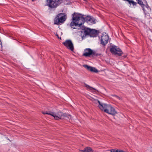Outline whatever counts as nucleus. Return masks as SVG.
Instances as JSON below:
<instances>
[{
	"mask_svg": "<svg viewBox=\"0 0 152 152\" xmlns=\"http://www.w3.org/2000/svg\"><path fill=\"white\" fill-rule=\"evenodd\" d=\"M71 0H46L47 5L52 9L56 8L61 3L65 5L69 4Z\"/></svg>",
	"mask_w": 152,
	"mask_h": 152,
	"instance_id": "f257e3e1",
	"label": "nucleus"
},
{
	"mask_svg": "<svg viewBox=\"0 0 152 152\" xmlns=\"http://www.w3.org/2000/svg\"><path fill=\"white\" fill-rule=\"evenodd\" d=\"M42 113L44 115L47 114L50 115L54 117L56 120H58L60 119H64L65 118H69V116L71 117V116L70 114H67L66 113H63L61 112H58L57 114H56L54 112L51 111H42Z\"/></svg>",
	"mask_w": 152,
	"mask_h": 152,
	"instance_id": "f03ea898",
	"label": "nucleus"
},
{
	"mask_svg": "<svg viewBox=\"0 0 152 152\" xmlns=\"http://www.w3.org/2000/svg\"><path fill=\"white\" fill-rule=\"evenodd\" d=\"M67 18L66 15L63 13H61L57 15L54 19V23L59 25L61 23H63Z\"/></svg>",
	"mask_w": 152,
	"mask_h": 152,
	"instance_id": "7ed1b4c3",
	"label": "nucleus"
},
{
	"mask_svg": "<svg viewBox=\"0 0 152 152\" xmlns=\"http://www.w3.org/2000/svg\"><path fill=\"white\" fill-rule=\"evenodd\" d=\"M101 54L96 53V52L90 48H86L84 50L83 56L86 57H90L92 56L93 57H95L100 56Z\"/></svg>",
	"mask_w": 152,
	"mask_h": 152,
	"instance_id": "20e7f679",
	"label": "nucleus"
},
{
	"mask_svg": "<svg viewBox=\"0 0 152 152\" xmlns=\"http://www.w3.org/2000/svg\"><path fill=\"white\" fill-rule=\"evenodd\" d=\"M104 112L112 115H115L117 113L115 108L110 105L106 104L104 107V109L102 110Z\"/></svg>",
	"mask_w": 152,
	"mask_h": 152,
	"instance_id": "39448f33",
	"label": "nucleus"
},
{
	"mask_svg": "<svg viewBox=\"0 0 152 152\" xmlns=\"http://www.w3.org/2000/svg\"><path fill=\"white\" fill-rule=\"evenodd\" d=\"M72 20L75 21H77L79 22V21L81 20V23H84V15L82 14L74 12L73 14L72 15Z\"/></svg>",
	"mask_w": 152,
	"mask_h": 152,
	"instance_id": "423d86ee",
	"label": "nucleus"
},
{
	"mask_svg": "<svg viewBox=\"0 0 152 152\" xmlns=\"http://www.w3.org/2000/svg\"><path fill=\"white\" fill-rule=\"evenodd\" d=\"M110 51L113 54L116 55L118 56H120L123 54L121 50L115 45L110 46Z\"/></svg>",
	"mask_w": 152,
	"mask_h": 152,
	"instance_id": "0eeeda50",
	"label": "nucleus"
},
{
	"mask_svg": "<svg viewBox=\"0 0 152 152\" xmlns=\"http://www.w3.org/2000/svg\"><path fill=\"white\" fill-rule=\"evenodd\" d=\"M109 37L107 34L106 33L103 34L100 39V44L103 47L105 46L108 42Z\"/></svg>",
	"mask_w": 152,
	"mask_h": 152,
	"instance_id": "6e6552de",
	"label": "nucleus"
},
{
	"mask_svg": "<svg viewBox=\"0 0 152 152\" xmlns=\"http://www.w3.org/2000/svg\"><path fill=\"white\" fill-rule=\"evenodd\" d=\"M91 28L84 27L82 29L81 31V35L82 37L83 38L86 37L87 36H89L90 34Z\"/></svg>",
	"mask_w": 152,
	"mask_h": 152,
	"instance_id": "1a4fd4ad",
	"label": "nucleus"
},
{
	"mask_svg": "<svg viewBox=\"0 0 152 152\" xmlns=\"http://www.w3.org/2000/svg\"><path fill=\"white\" fill-rule=\"evenodd\" d=\"M63 44L68 49L72 51L74 50L73 45L72 41L70 40H66V41L63 43Z\"/></svg>",
	"mask_w": 152,
	"mask_h": 152,
	"instance_id": "9d476101",
	"label": "nucleus"
},
{
	"mask_svg": "<svg viewBox=\"0 0 152 152\" xmlns=\"http://www.w3.org/2000/svg\"><path fill=\"white\" fill-rule=\"evenodd\" d=\"M82 23L80 22V23L79 22L75 21H72L71 22L70 24V26L71 28L73 29H76V27H80L83 24Z\"/></svg>",
	"mask_w": 152,
	"mask_h": 152,
	"instance_id": "9b49d317",
	"label": "nucleus"
},
{
	"mask_svg": "<svg viewBox=\"0 0 152 152\" xmlns=\"http://www.w3.org/2000/svg\"><path fill=\"white\" fill-rule=\"evenodd\" d=\"M96 19L91 18V17H84V22H86L88 23H90L91 24H95L96 23Z\"/></svg>",
	"mask_w": 152,
	"mask_h": 152,
	"instance_id": "f8f14e48",
	"label": "nucleus"
},
{
	"mask_svg": "<svg viewBox=\"0 0 152 152\" xmlns=\"http://www.w3.org/2000/svg\"><path fill=\"white\" fill-rule=\"evenodd\" d=\"M83 66L87 70L91 72L95 73H97L98 72V70L95 67H91L86 64L84 65Z\"/></svg>",
	"mask_w": 152,
	"mask_h": 152,
	"instance_id": "ddd939ff",
	"label": "nucleus"
},
{
	"mask_svg": "<svg viewBox=\"0 0 152 152\" xmlns=\"http://www.w3.org/2000/svg\"><path fill=\"white\" fill-rule=\"evenodd\" d=\"M99 33V30H96L95 29H91L89 36L90 37H96L97 36Z\"/></svg>",
	"mask_w": 152,
	"mask_h": 152,
	"instance_id": "4468645a",
	"label": "nucleus"
},
{
	"mask_svg": "<svg viewBox=\"0 0 152 152\" xmlns=\"http://www.w3.org/2000/svg\"><path fill=\"white\" fill-rule=\"evenodd\" d=\"M137 3L135 2L134 1V6L136 4L138 3L142 7V9L143 11L144 12H145L144 7H145V5L143 4V2L140 0H136Z\"/></svg>",
	"mask_w": 152,
	"mask_h": 152,
	"instance_id": "2eb2a0df",
	"label": "nucleus"
},
{
	"mask_svg": "<svg viewBox=\"0 0 152 152\" xmlns=\"http://www.w3.org/2000/svg\"><path fill=\"white\" fill-rule=\"evenodd\" d=\"M96 101L99 104V107L102 110L104 109V107L106 104L101 103L100 101L98 100H97Z\"/></svg>",
	"mask_w": 152,
	"mask_h": 152,
	"instance_id": "dca6fc26",
	"label": "nucleus"
},
{
	"mask_svg": "<svg viewBox=\"0 0 152 152\" xmlns=\"http://www.w3.org/2000/svg\"><path fill=\"white\" fill-rule=\"evenodd\" d=\"M86 152H93V150L90 147H87L85 148Z\"/></svg>",
	"mask_w": 152,
	"mask_h": 152,
	"instance_id": "f3484780",
	"label": "nucleus"
},
{
	"mask_svg": "<svg viewBox=\"0 0 152 152\" xmlns=\"http://www.w3.org/2000/svg\"><path fill=\"white\" fill-rule=\"evenodd\" d=\"M85 85L86 87L88 88H89L90 90H94L95 91H96V90L94 88L92 87L91 86H89L86 84L85 83Z\"/></svg>",
	"mask_w": 152,
	"mask_h": 152,
	"instance_id": "a211bd4d",
	"label": "nucleus"
},
{
	"mask_svg": "<svg viewBox=\"0 0 152 152\" xmlns=\"http://www.w3.org/2000/svg\"><path fill=\"white\" fill-rule=\"evenodd\" d=\"M111 152H118L119 150H116L114 149H112L110 150Z\"/></svg>",
	"mask_w": 152,
	"mask_h": 152,
	"instance_id": "6ab92c4d",
	"label": "nucleus"
},
{
	"mask_svg": "<svg viewBox=\"0 0 152 152\" xmlns=\"http://www.w3.org/2000/svg\"><path fill=\"white\" fill-rule=\"evenodd\" d=\"M122 55V57L123 59L126 58L127 56L126 54H123H123L121 55Z\"/></svg>",
	"mask_w": 152,
	"mask_h": 152,
	"instance_id": "aec40b11",
	"label": "nucleus"
},
{
	"mask_svg": "<svg viewBox=\"0 0 152 152\" xmlns=\"http://www.w3.org/2000/svg\"><path fill=\"white\" fill-rule=\"evenodd\" d=\"M80 152H86L85 148L83 150H80Z\"/></svg>",
	"mask_w": 152,
	"mask_h": 152,
	"instance_id": "412c9836",
	"label": "nucleus"
},
{
	"mask_svg": "<svg viewBox=\"0 0 152 152\" xmlns=\"http://www.w3.org/2000/svg\"><path fill=\"white\" fill-rule=\"evenodd\" d=\"M56 35L58 38H59V36L57 33H56Z\"/></svg>",
	"mask_w": 152,
	"mask_h": 152,
	"instance_id": "4be33fe9",
	"label": "nucleus"
},
{
	"mask_svg": "<svg viewBox=\"0 0 152 152\" xmlns=\"http://www.w3.org/2000/svg\"><path fill=\"white\" fill-rule=\"evenodd\" d=\"M113 96H115V97H116L117 98H119V97L118 96L116 95H114Z\"/></svg>",
	"mask_w": 152,
	"mask_h": 152,
	"instance_id": "5701e85b",
	"label": "nucleus"
},
{
	"mask_svg": "<svg viewBox=\"0 0 152 152\" xmlns=\"http://www.w3.org/2000/svg\"><path fill=\"white\" fill-rule=\"evenodd\" d=\"M58 38L60 40L61 39V37H59V38Z\"/></svg>",
	"mask_w": 152,
	"mask_h": 152,
	"instance_id": "b1692460",
	"label": "nucleus"
}]
</instances>
